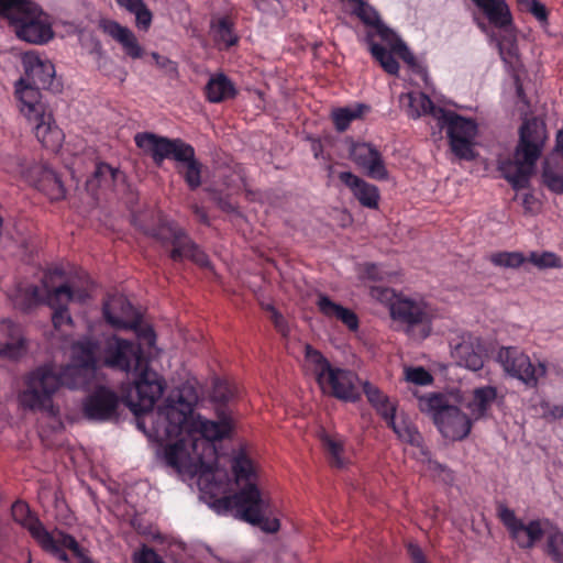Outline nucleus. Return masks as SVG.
I'll use <instances>...</instances> for the list:
<instances>
[{
	"instance_id": "obj_51",
	"label": "nucleus",
	"mask_w": 563,
	"mask_h": 563,
	"mask_svg": "<svg viewBox=\"0 0 563 563\" xmlns=\"http://www.w3.org/2000/svg\"><path fill=\"white\" fill-rule=\"evenodd\" d=\"M393 51L396 53L406 64L410 67H415L417 62L415 55L409 51L406 44L401 41H397L395 45H393Z\"/></svg>"
},
{
	"instance_id": "obj_55",
	"label": "nucleus",
	"mask_w": 563,
	"mask_h": 563,
	"mask_svg": "<svg viewBox=\"0 0 563 563\" xmlns=\"http://www.w3.org/2000/svg\"><path fill=\"white\" fill-rule=\"evenodd\" d=\"M521 203L527 213H533L539 207L538 199L531 192H526L522 195Z\"/></svg>"
},
{
	"instance_id": "obj_29",
	"label": "nucleus",
	"mask_w": 563,
	"mask_h": 563,
	"mask_svg": "<svg viewBox=\"0 0 563 563\" xmlns=\"http://www.w3.org/2000/svg\"><path fill=\"white\" fill-rule=\"evenodd\" d=\"M25 351V342L19 324L11 320L0 323V355L19 358Z\"/></svg>"
},
{
	"instance_id": "obj_32",
	"label": "nucleus",
	"mask_w": 563,
	"mask_h": 563,
	"mask_svg": "<svg viewBox=\"0 0 563 563\" xmlns=\"http://www.w3.org/2000/svg\"><path fill=\"white\" fill-rule=\"evenodd\" d=\"M238 89L233 81L223 73H218L210 77L206 87V99L211 103H220L225 100L234 99Z\"/></svg>"
},
{
	"instance_id": "obj_30",
	"label": "nucleus",
	"mask_w": 563,
	"mask_h": 563,
	"mask_svg": "<svg viewBox=\"0 0 563 563\" xmlns=\"http://www.w3.org/2000/svg\"><path fill=\"white\" fill-rule=\"evenodd\" d=\"M485 14L492 25L507 29L512 24V15L505 0H472Z\"/></svg>"
},
{
	"instance_id": "obj_22",
	"label": "nucleus",
	"mask_w": 563,
	"mask_h": 563,
	"mask_svg": "<svg viewBox=\"0 0 563 563\" xmlns=\"http://www.w3.org/2000/svg\"><path fill=\"white\" fill-rule=\"evenodd\" d=\"M22 65L24 68L25 80L34 86L48 88L55 77V66L36 52L30 51L23 54Z\"/></svg>"
},
{
	"instance_id": "obj_52",
	"label": "nucleus",
	"mask_w": 563,
	"mask_h": 563,
	"mask_svg": "<svg viewBox=\"0 0 563 563\" xmlns=\"http://www.w3.org/2000/svg\"><path fill=\"white\" fill-rule=\"evenodd\" d=\"M52 322L56 329L64 324H71L73 319L68 312V308H54L52 313Z\"/></svg>"
},
{
	"instance_id": "obj_44",
	"label": "nucleus",
	"mask_w": 563,
	"mask_h": 563,
	"mask_svg": "<svg viewBox=\"0 0 563 563\" xmlns=\"http://www.w3.org/2000/svg\"><path fill=\"white\" fill-rule=\"evenodd\" d=\"M404 375L406 382L417 386H426L433 383L431 373L422 366L405 367Z\"/></svg>"
},
{
	"instance_id": "obj_58",
	"label": "nucleus",
	"mask_w": 563,
	"mask_h": 563,
	"mask_svg": "<svg viewBox=\"0 0 563 563\" xmlns=\"http://www.w3.org/2000/svg\"><path fill=\"white\" fill-rule=\"evenodd\" d=\"M192 211H194L195 216L198 218V220L201 223H208V220H209L208 219V214H207V211L203 208L195 205L192 207Z\"/></svg>"
},
{
	"instance_id": "obj_18",
	"label": "nucleus",
	"mask_w": 563,
	"mask_h": 563,
	"mask_svg": "<svg viewBox=\"0 0 563 563\" xmlns=\"http://www.w3.org/2000/svg\"><path fill=\"white\" fill-rule=\"evenodd\" d=\"M306 356L313 364V371L320 387H323L324 384L333 388L354 387L352 384V372L332 366L319 351L310 345L306 347Z\"/></svg>"
},
{
	"instance_id": "obj_25",
	"label": "nucleus",
	"mask_w": 563,
	"mask_h": 563,
	"mask_svg": "<svg viewBox=\"0 0 563 563\" xmlns=\"http://www.w3.org/2000/svg\"><path fill=\"white\" fill-rule=\"evenodd\" d=\"M484 351L479 338L465 334L461 338V341L453 346L452 354L459 361V364L472 371H478L484 364Z\"/></svg>"
},
{
	"instance_id": "obj_16",
	"label": "nucleus",
	"mask_w": 563,
	"mask_h": 563,
	"mask_svg": "<svg viewBox=\"0 0 563 563\" xmlns=\"http://www.w3.org/2000/svg\"><path fill=\"white\" fill-rule=\"evenodd\" d=\"M368 401L377 412L387 421L397 438L413 446H421L422 437L416 426L404 415H396V404L391 401L382 389H364Z\"/></svg>"
},
{
	"instance_id": "obj_3",
	"label": "nucleus",
	"mask_w": 563,
	"mask_h": 563,
	"mask_svg": "<svg viewBox=\"0 0 563 563\" xmlns=\"http://www.w3.org/2000/svg\"><path fill=\"white\" fill-rule=\"evenodd\" d=\"M418 407L428 415L443 438L450 441L465 439L473 423L487 413L496 399V389H443L418 395Z\"/></svg>"
},
{
	"instance_id": "obj_39",
	"label": "nucleus",
	"mask_w": 563,
	"mask_h": 563,
	"mask_svg": "<svg viewBox=\"0 0 563 563\" xmlns=\"http://www.w3.org/2000/svg\"><path fill=\"white\" fill-rule=\"evenodd\" d=\"M489 261L493 265L498 267L519 268L523 263L528 262V256H525L523 253L518 251H501L493 253Z\"/></svg>"
},
{
	"instance_id": "obj_6",
	"label": "nucleus",
	"mask_w": 563,
	"mask_h": 563,
	"mask_svg": "<svg viewBox=\"0 0 563 563\" xmlns=\"http://www.w3.org/2000/svg\"><path fill=\"white\" fill-rule=\"evenodd\" d=\"M102 364L131 375L129 387H165L158 375L151 368L140 342L123 339L117 334L107 336L102 342ZM120 387H125L121 385Z\"/></svg>"
},
{
	"instance_id": "obj_20",
	"label": "nucleus",
	"mask_w": 563,
	"mask_h": 563,
	"mask_svg": "<svg viewBox=\"0 0 563 563\" xmlns=\"http://www.w3.org/2000/svg\"><path fill=\"white\" fill-rule=\"evenodd\" d=\"M25 179L49 200L57 201L65 198L66 189L59 176L46 164L35 163L31 165L25 170Z\"/></svg>"
},
{
	"instance_id": "obj_28",
	"label": "nucleus",
	"mask_w": 563,
	"mask_h": 563,
	"mask_svg": "<svg viewBox=\"0 0 563 563\" xmlns=\"http://www.w3.org/2000/svg\"><path fill=\"white\" fill-rule=\"evenodd\" d=\"M210 35L214 45L220 51H228L238 45L240 36L235 30V22L232 16L213 15L210 21Z\"/></svg>"
},
{
	"instance_id": "obj_9",
	"label": "nucleus",
	"mask_w": 563,
	"mask_h": 563,
	"mask_svg": "<svg viewBox=\"0 0 563 563\" xmlns=\"http://www.w3.org/2000/svg\"><path fill=\"white\" fill-rule=\"evenodd\" d=\"M12 517L15 522L29 530L44 551L51 553L60 562H69L68 555L65 552V549H68L81 563H92L74 537L59 530L48 532L42 522L32 515L27 504L24 501H16L12 505Z\"/></svg>"
},
{
	"instance_id": "obj_56",
	"label": "nucleus",
	"mask_w": 563,
	"mask_h": 563,
	"mask_svg": "<svg viewBox=\"0 0 563 563\" xmlns=\"http://www.w3.org/2000/svg\"><path fill=\"white\" fill-rule=\"evenodd\" d=\"M211 387L218 388V387H238V384L235 382H232L230 377L224 376H214L212 379Z\"/></svg>"
},
{
	"instance_id": "obj_24",
	"label": "nucleus",
	"mask_w": 563,
	"mask_h": 563,
	"mask_svg": "<svg viewBox=\"0 0 563 563\" xmlns=\"http://www.w3.org/2000/svg\"><path fill=\"white\" fill-rule=\"evenodd\" d=\"M100 30L121 44L125 54L133 58H142L144 48L140 45L135 34L126 26L109 19H102L99 22Z\"/></svg>"
},
{
	"instance_id": "obj_35",
	"label": "nucleus",
	"mask_w": 563,
	"mask_h": 563,
	"mask_svg": "<svg viewBox=\"0 0 563 563\" xmlns=\"http://www.w3.org/2000/svg\"><path fill=\"white\" fill-rule=\"evenodd\" d=\"M407 100V115L410 119H419L422 115L430 114L432 115L438 122L440 121V115L438 114V110H444L441 107H437L433 101L430 99V97L423 92H408L405 95H401L400 101L404 102Z\"/></svg>"
},
{
	"instance_id": "obj_50",
	"label": "nucleus",
	"mask_w": 563,
	"mask_h": 563,
	"mask_svg": "<svg viewBox=\"0 0 563 563\" xmlns=\"http://www.w3.org/2000/svg\"><path fill=\"white\" fill-rule=\"evenodd\" d=\"M327 397L336 398L345 402H354L361 398L360 389H322Z\"/></svg>"
},
{
	"instance_id": "obj_37",
	"label": "nucleus",
	"mask_w": 563,
	"mask_h": 563,
	"mask_svg": "<svg viewBox=\"0 0 563 563\" xmlns=\"http://www.w3.org/2000/svg\"><path fill=\"white\" fill-rule=\"evenodd\" d=\"M319 437L325 452L329 455L331 464L335 467H343L346 464V459L344 456V445L342 439L338 435H331L325 431H321Z\"/></svg>"
},
{
	"instance_id": "obj_17",
	"label": "nucleus",
	"mask_w": 563,
	"mask_h": 563,
	"mask_svg": "<svg viewBox=\"0 0 563 563\" xmlns=\"http://www.w3.org/2000/svg\"><path fill=\"white\" fill-rule=\"evenodd\" d=\"M497 511L511 539L525 550L532 549L544 536L548 537L549 530L554 526L549 519H534L523 523L514 510L503 504L498 506Z\"/></svg>"
},
{
	"instance_id": "obj_62",
	"label": "nucleus",
	"mask_w": 563,
	"mask_h": 563,
	"mask_svg": "<svg viewBox=\"0 0 563 563\" xmlns=\"http://www.w3.org/2000/svg\"><path fill=\"white\" fill-rule=\"evenodd\" d=\"M183 387L191 388V387H194V385H191V384L188 382V383H187L186 385H184Z\"/></svg>"
},
{
	"instance_id": "obj_46",
	"label": "nucleus",
	"mask_w": 563,
	"mask_h": 563,
	"mask_svg": "<svg viewBox=\"0 0 563 563\" xmlns=\"http://www.w3.org/2000/svg\"><path fill=\"white\" fill-rule=\"evenodd\" d=\"M371 297L387 306L391 313V305L397 301L402 294H397L394 289L383 286H373L369 290Z\"/></svg>"
},
{
	"instance_id": "obj_4",
	"label": "nucleus",
	"mask_w": 563,
	"mask_h": 563,
	"mask_svg": "<svg viewBox=\"0 0 563 563\" xmlns=\"http://www.w3.org/2000/svg\"><path fill=\"white\" fill-rule=\"evenodd\" d=\"M547 140V126L541 120L537 118L523 120L519 128V140L514 157L498 162L499 172L512 189L518 191L530 186V178L543 153Z\"/></svg>"
},
{
	"instance_id": "obj_59",
	"label": "nucleus",
	"mask_w": 563,
	"mask_h": 563,
	"mask_svg": "<svg viewBox=\"0 0 563 563\" xmlns=\"http://www.w3.org/2000/svg\"><path fill=\"white\" fill-rule=\"evenodd\" d=\"M515 84H516V95H517L518 99L520 101H522L523 103H527V97H526L523 87L518 77L516 78Z\"/></svg>"
},
{
	"instance_id": "obj_49",
	"label": "nucleus",
	"mask_w": 563,
	"mask_h": 563,
	"mask_svg": "<svg viewBox=\"0 0 563 563\" xmlns=\"http://www.w3.org/2000/svg\"><path fill=\"white\" fill-rule=\"evenodd\" d=\"M133 563H165L164 560L151 548L142 545L133 553Z\"/></svg>"
},
{
	"instance_id": "obj_5",
	"label": "nucleus",
	"mask_w": 563,
	"mask_h": 563,
	"mask_svg": "<svg viewBox=\"0 0 563 563\" xmlns=\"http://www.w3.org/2000/svg\"><path fill=\"white\" fill-rule=\"evenodd\" d=\"M134 141L139 148L151 155L157 166L165 159L177 162V172L190 190L194 191L201 186L203 165L196 158V151L191 144L179 137L169 139L151 132L137 133Z\"/></svg>"
},
{
	"instance_id": "obj_63",
	"label": "nucleus",
	"mask_w": 563,
	"mask_h": 563,
	"mask_svg": "<svg viewBox=\"0 0 563 563\" xmlns=\"http://www.w3.org/2000/svg\"><path fill=\"white\" fill-rule=\"evenodd\" d=\"M362 387L367 388V387H371V385H369V383L366 382V383L363 384Z\"/></svg>"
},
{
	"instance_id": "obj_42",
	"label": "nucleus",
	"mask_w": 563,
	"mask_h": 563,
	"mask_svg": "<svg viewBox=\"0 0 563 563\" xmlns=\"http://www.w3.org/2000/svg\"><path fill=\"white\" fill-rule=\"evenodd\" d=\"M528 262L539 269L562 268V258L554 252L543 251L541 253L532 251L528 255Z\"/></svg>"
},
{
	"instance_id": "obj_2",
	"label": "nucleus",
	"mask_w": 563,
	"mask_h": 563,
	"mask_svg": "<svg viewBox=\"0 0 563 563\" xmlns=\"http://www.w3.org/2000/svg\"><path fill=\"white\" fill-rule=\"evenodd\" d=\"M230 464L236 493L221 497L229 489L227 487L223 493L214 497L201 494L202 498L220 515L234 512L235 518L257 526L264 532H277L280 522L273 516L269 497L260 489L258 465L243 448L232 452Z\"/></svg>"
},
{
	"instance_id": "obj_34",
	"label": "nucleus",
	"mask_w": 563,
	"mask_h": 563,
	"mask_svg": "<svg viewBox=\"0 0 563 563\" xmlns=\"http://www.w3.org/2000/svg\"><path fill=\"white\" fill-rule=\"evenodd\" d=\"M56 389H23L19 394L21 406L30 410L46 411L55 416L57 409L53 405V394Z\"/></svg>"
},
{
	"instance_id": "obj_33",
	"label": "nucleus",
	"mask_w": 563,
	"mask_h": 563,
	"mask_svg": "<svg viewBox=\"0 0 563 563\" xmlns=\"http://www.w3.org/2000/svg\"><path fill=\"white\" fill-rule=\"evenodd\" d=\"M350 2L355 4L352 13L365 25L374 27L383 41L389 42L395 36V33L380 21L378 12L365 0H351Z\"/></svg>"
},
{
	"instance_id": "obj_38",
	"label": "nucleus",
	"mask_w": 563,
	"mask_h": 563,
	"mask_svg": "<svg viewBox=\"0 0 563 563\" xmlns=\"http://www.w3.org/2000/svg\"><path fill=\"white\" fill-rule=\"evenodd\" d=\"M118 5L135 15L136 26L140 30H148L152 24V12L143 0H115Z\"/></svg>"
},
{
	"instance_id": "obj_26",
	"label": "nucleus",
	"mask_w": 563,
	"mask_h": 563,
	"mask_svg": "<svg viewBox=\"0 0 563 563\" xmlns=\"http://www.w3.org/2000/svg\"><path fill=\"white\" fill-rule=\"evenodd\" d=\"M338 177L340 181L352 191L361 206L368 209L378 208L380 196L379 190L375 185L365 181L351 172H341Z\"/></svg>"
},
{
	"instance_id": "obj_61",
	"label": "nucleus",
	"mask_w": 563,
	"mask_h": 563,
	"mask_svg": "<svg viewBox=\"0 0 563 563\" xmlns=\"http://www.w3.org/2000/svg\"><path fill=\"white\" fill-rule=\"evenodd\" d=\"M272 308H275L273 305H266L265 310L272 314Z\"/></svg>"
},
{
	"instance_id": "obj_31",
	"label": "nucleus",
	"mask_w": 563,
	"mask_h": 563,
	"mask_svg": "<svg viewBox=\"0 0 563 563\" xmlns=\"http://www.w3.org/2000/svg\"><path fill=\"white\" fill-rule=\"evenodd\" d=\"M317 307L324 317L340 320L349 330L356 331L358 329V317L356 313L332 301L329 296L319 294Z\"/></svg>"
},
{
	"instance_id": "obj_60",
	"label": "nucleus",
	"mask_w": 563,
	"mask_h": 563,
	"mask_svg": "<svg viewBox=\"0 0 563 563\" xmlns=\"http://www.w3.org/2000/svg\"><path fill=\"white\" fill-rule=\"evenodd\" d=\"M201 391H207V393H202L201 395L205 396V395H208L210 397H216L218 395H221L222 396V393L224 391V389H221V388H218V389H200Z\"/></svg>"
},
{
	"instance_id": "obj_54",
	"label": "nucleus",
	"mask_w": 563,
	"mask_h": 563,
	"mask_svg": "<svg viewBox=\"0 0 563 563\" xmlns=\"http://www.w3.org/2000/svg\"><path fill=\"white\" fill-rule=\"evenodd\" d=\"M542 415L549 419H559L563 417V405L562 406H550L548 402H542Z\"/></svg>"
},
{
	"instance_id": "obj_7",
	"label": "nucleus",
	"mask_w": 563,
	"mask_h": 563,
	"mask_svg": "<svg viewBox=\"0 0 563 563\" xmlns=\"http://www.w3.org/2000/svg\"><path fill=\"white\" fill-rule=\"evenodd\" d=\"M101 350L102 343L91 336H84L71 345V366L54 363L41 365L25 376V387H76L71 380L75 369H97L101 362Z\"/></svg>"
},
{
	"instance_id": "obj_10",
	"label": "nucleus",
	"mask_w": 563,
	"mask_h": 563,
	"mask_svg": "<svg viewBox=\"0 0 563 563\" xmlns=\"http://www.w3.org/2000/svg\"><path fill=\"white\" fill-rule=\"evenodd\" d=\"M440 121L438 126L445 130L450 148L460 159L474 161L475 140L478 133V125L475 120L464 118L451 110H438Z\"/></svg>"
},
{
	"instance_id": "obj_53",
	"label": "nucleus",
	"mask_w": 563,
	"mask_h": 563,
	"mask_svg": "<svg viewBox=\"0 0 563 563\" xmlns=\"http://www.w3.org/2000/svg\"><path fill=\"white\" fill-rule=\"evenodd\" d=\"M275 329L283 335L288 333V325L283 314L276 309L272 308V316H269Z\"/></svg>"
},
{
	"instance_id": "obj_27",
	"label": "nucleus",
	"mask_w": 563,
	"mask_h": 563,
	"mask_svg": "<svg viewBox=\"0 0 563 563\" xmlns=\"http://www.w3.org/2000/svg\"><path fill=\"white\" fill-rule=\"evenodd\" d=\"M30 122L34 123L33 130L37 141L52 152L58 151L64 141V133L56 125L53 114L46 111Z\"/></svg>"
},
{
	"instance_id": "obj_14",
	"label": "nucleus",
	"mask_w": 563,
	"mask_h": 563,
	"mask_svg": "<svg viewBox=\"0 0 563 563\" xmlns=\"http://www.w3.org/2000/svg\"><path fill=\"white\" fill-rule=\"evenodd\" d=\"M497 361L509 376L527 386H536L553 367L549 366L545 361L532 362L530 356L517 346L500 347Z\"/></svg>"
},
{
	"instance_id": "obj_1",
	"label": "nucleus",
	"mask_w": 563,
	"mask_h": 563,
	"mask_svg": "<svg viewBox=\"0 0 563 563\" xmlns=\"http://www.w3.org/2000/svg\"><path fill=\"white\" fill-rule=\"evenodd\" d=\"M198 389H126L122 402L135 416L139 430L157 450L166 464L179 474L197 478L200 493L214 497L229 484L220 465L214 441L230 435L234 423L230 412L218 410L212 421L194 415Z\"/></svg>"
},
{
	"instance_id": "obj_64",
	"label": "nucleus",
	"mask_w": 563,
	"mask_h": 563,
	"mask_svg": "<svg viewBox=\"0 0 563 563\" xmlns=\"http://www.w3.org/2000/svg\"><path fill=\"white\" fill-rule=\"evenodd\" d=\"M153 57L157 58L158 54L157 53H153Z\"/></svg>"
},
{
	"instance_id": "obj_47",
	"label": "nucleus",
	"mask_w": 563,
	"mask_h": 563,
	"mask_svg": "<svg viewBox=\"0 0 563 563\" xmlns=\"http://www.w3.org/2000/svg\"><path fill=\"white\" fill-rule=\"evenodd\" d=\"M358 274L362 279L373 282H382L390 276L388 272L384 271L380 265L375 263H364L360 265Z\"/></svg>"
},
{
	"instance_id": "obj_12",
	"label": "nucleus",
	"mask_w": 563,
	"mask_h": 563,
	"mask_svg": "<svg viewBox=\"0 0 563 563\" xmlns=\"http://www.w3.org/2000/svg\"><path fill=\"white\" fill-rule=\"evenodd\" d=\"M63 276L64 272L62 268H54L45 275L43 282L44 290H41L37 286H29L24 291L27 308L36 306L42 301H45L52 309L68 308L71 301L79 303L86 302L89 298V292L86 288H74L67 283L58 286L49 285L55 277Z\"/></svg>"
},
{
	"instance_id": "obj_57",
	"label": "nucleus",
	"mask_w": 563,
	"mask_h": 563,
	"mask_svg": "<svg viewBox=\"0 0 563 563\" xmlns=\"http://www.w3.org/2000/svg\"><path fill=\"white\" fill-rule=\"evenodd\" d=\"M408 550L413 563H427L423 553L418 545L410 544Z\"/></svg>"
},
{
	"instance_id": "obj_13",
	"label": "nucleus",
	"mask_w": 563,
	"mask_h": 563,
	"mask_svg": "<svg viewBox=\"0 0 563 563\" xmlns=\"http://www.w3.org/2000/svg\"><path fill=\"white\" fill-rule=\"evenodd\" d=\"M148 234L163 244L172 246L169 256L174 262L189 260L200 267L210 265L208 255L177 224L163 222L157 228L152 229Z\"/></svg>"
},
{
	"instance_id": "obj_21",
	"label": "nucleus",
	"mask_w": 563,
	"mask_h": 563,
	"mask_svg": "<svg viewBox=\"0 0 563 563\" xmlns=\"http://www.w3.org/2000/svg\"><path fill=\"white\" fill-rule=\"evenodd\" d=\"M351 159L365 174L376 180H386L388 170L380 152L369 143H354L350 150Z\"/></svg>"
},
{
	"instance_id": "obj_15",
	"label": "nucleus",
	"mask_w": 563,
	"mask_h": 563,
	"mask_svg": "<svg viewBox=\"0 0 563 563\" xmlns=\"http://www.w3.org/2000/svg\"><path fill=\"white\" fill-rule=\"evenodd\" d=\"M432 316L430 306L423 299L402 295L391 305L390 318L402 325L409 335L419 329L420 339H426L430 334Z\"/></svg>"
},
{
	"instance_id": "obj_23",
	"label": "nucleus",
	"mask_w": 563,
	"mask_h": 563,
	"mask_svg": "<svg viewBox=\"0 0 563 563\" xmlns=\"http://www.w3.org/2000/svg\"><path fill=\"white\" fill-rule=\"evenodd\" d=\"M42 87L34 86L21 78L15 85V97L19 102L20 112L31 121L33 118L43 115L48 111L46 104L42 101Z\"/></svg>"
},
{
	"instance_id": "obj_19",
	"label": "nucleus",
	"mask_w": 563,
	"mask_h": 563,
	"mask_svg": "<svg viewBox=\"0 0 563 563\" xmlns=\"http://www.w3.org/2000/svg\"><path fill=\"white\" fill-rule=\"evenodd\" d=\"M121 400L112 389H95L82 401V412L88 420L107 421L118 418Z\"/></svg>"
},
{
	"instance_id": "obj_45",
	"label": "nucleus",
	"mask_w": 563,
	"mask_h": 563,
	"mask_svg": "<svg viewBox=\"0 0 563 563\" xmlns=\"http://www.w3.org/2000/svg\"><path fill=\"white\" fill-rule=\"evenodd\" d=\"M118 169L107 163H99L92 174L89 183L96 181L98 186H112L114 184Z\"/></svg>"
},
{
	"instance_id": "obj_11",
	"label": "nucleus",
	"mask_w": 563,
	"mask_h": 563,
	"mask_svg": "<svg viewBox=\"0 0 563 563\" xmlns=\"http://www.w3.org/2000/svg\"><path fill=\"white\" fill-rule=\"evenodd\" d=\"M102 314L107 323L119 330H132L137 340L154 346L156 334L152 325L144 323L142 314L123 297H112L103 302Z\"/></svg>"
},
{
	"instance_id": "obj_40",
	"label": "nucleus",
	"mask_w": 563,
	"mask_h": 563,
	"mask_svg": "<svg viewBox=\"0 0 563 563\" xmlns=\"http://www.w3.org/2000/svg\"><path fill=\"white\" fill-rule=\"evenodd\" d=\"M371 53L373 57L380 64L384 70L390 75H396L399 70V64L393 53L387 51L383 45L372 42Z\"/></svg>"
},
{
	"instance_id": "obj_48",
	"label": "nucleus",
	"mask_w": 563,
	"mask_h": 563,
	"mask_svg": "<svg viewBox=\"0 0 563 563\" xmlns=\"http://www.w3.org/2000/svg\"><path fill=\"white\" fill-rule=\"evenodd\" d=\"M518 5L520 10L531 13L539 22L548 23L549 11L538 0H521Z\"/></svg>"
},
{
	"instance_id": "obj_41",
	"label": "nucleus",
	"mask_w": 563,
	"mask_h": 563,
	"mask_svg": "<svg viewBox=\"0 0 563 563\" xmlns=\"http://www.w3.org/2000/svg\"><path fill=\"white\" fill-rule=\"evenodd\" d=\"M545 552L554 562L563 563V532L555 525L549 530Z\"/></svg>"
},
{
	"instance_id": "obj_36",
	"label": "nucleus",
	"mask_w": 563,
	"mask_h": 563,
	"mask_svg": "<svg viewBox=\"0 0 563 563\" xmlns=\"http://www.w3.org/2000/svg\"><path fill=\"white\" fill-rule=\"evenodd\" d=\"M368 106L363 103H355L352 107H341L333 109L331 119L338 132L346 131L354 120L361 119L368 110Z\"/></svg>"
},
{
	"instance_id": "obj_8",
	"label": "nucleus",
	"mask_w": 563,
	"mask_h": 563,
	"mask_svg": "<svg viewBox=\"0 0 563 563\" xmlns=\"http://www.w3.org/2000/svg\"><path fill=\"white\" fill-rule=\"evenodd\" d=\"M0 16L21 41L42 45L54 36L49 15L32 0H0Z\"/></svg>"
},
{
	"instance_id": "obj_43",
	"label": "nucleus",
	"mask_w": 563,
	"mask_h": 563,
	"mask_svg": "<svg viewBox=\"0 0 563 563\" xmlns=\"http://www.w3.org/2000/svg\"><path fill=\"white\" fill-rule=\"evenodd\" d=\"M542 183L552 192L563 195V170L547 164L542 170Z\"/></svg>"
}]
</instances>
